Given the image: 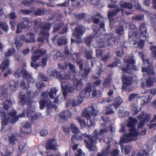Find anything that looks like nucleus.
Wrapping results in <instances>:
<instances>
[{
    "mask_svg": "<svg viewBox=\"0 0 156 156\" xmlns=\"http://www.w3.org/2000/svg\"><path fill=\"white\" fill-rule=\"evenodd\" d=\"M129 133H127L130 137L131 136H136L138 135L139 133L137 132L136 127L131 128L129 129Z\"/></svg>",
    "mask_w": 156,
    "mask_h": 156,
    "instance_id": "nucleus-42",
    "label": "nucleus"
},
{
    "mask_svg": "<svg viewBox=\"0 0 156 156\" xmlns=\"http://www.w3.org/2000/svg\"><path fill=\"white\" fill-rule=\"evenodd\" d=\"M51 39L53 43H56L58 46L65 45L68 42L67 39L66 37L62 36L58 37V34L55 35Z\"/></svg>",
    "mask_w": 156,
    "mask_h": 156,
    "instance_id": "nucleus-12",
    "label": "nucleus"
},
{
    "mask_svg": "<svg viewBox=\"0 0 156 156\" xmlns=\"http://www.w3.org/2000/svg\"><path fill=\"white\" fill-rule=\"evenodd\" d=\"M70 128L72 132L73 133L78 134L80 133L79 128L73 122L71 123L70 125Z\"/></svg>",
    "mask_w": 156,
    "mask_h": 156,
    "instance_id": "nucleus-45",
    "label": "nucleus"
},
{
    "mask_svg": "<svg viewBox=\"0 0 156 156\" xmlns=\"http://www.w3.org/2000/svg\"><path fill=\"white\" fill-rule=\"evenodd\" d=\"M73 84L72 86H70L69 85L67 87L68 93H73L76 89L77 90H80L82 88L83 85L82 82L80 80H78L77 79H74Z\"/></svg>",
    "mask_w": 156,
    "mask_h": 156,
    "instance_id": "nucleus-11",
    "label": "nucleus"
},
{
    "mask_svg": "<svg viewBox=\"0 0 156 156\" xmlns=\"http://www.w3.org/2000/svg\"><path fill=\"white\" fill-rule=\"evenodd\" d=\"M34 7H32L30 9H21L20 11L21 13L24 15H27L32 12L35 9Z\"/></svg>",
    "mask_w": 156,
    "mask_h": 156,
    "instance_id": "nucleus-49",
    "label": "nucleus"
},
{
    "mask_svg": "<svg viewBox=\"0 0 156 156\" xmlns=\"http://www.w3.org/2000/svg\"><path fill=\"white\" fill-rule=\"evenodd\" d=\"M124 62L127 64H122L121 68L123 72L129 73L132 70H137L136 67L134 65L135 62L133 58H126Z\"/></svg>",
    "mask_w": 156,
    "mask_h": 156,
    "instance_id": "nucleus-7",
    "label": "nucleus"
},
{
    "mask_svg": "<svg viewBox=\"0 0 156 156\" xmlns=\"http://www.w3.org/2000/svg\"><path fill=\"white\" fill-rule=\"evenodd\" d=\"M97 119L95 116L92 115L87 120V124L89 126H94L95 124L96 121Z\"/></svg>",
    "mask_w": 156,
    "mask_h": 156,
    "instance_id": "nucleus-39",
    "label": "nucleus"
},
{
    "mask_svg": "<svg viewBox=\"0 0 156 156\" xmlns=\"http://www.w3.org/2000/svg\"><path fill=\"white\" fill-rule=\"evenodd\" d=\"M33 12L35 16H42L44 14L45 10L44 9L40 8L36 10H34Z\"/></svg>",
    "mask_w": 156,
    "mask_h": 156,
    "instance_id": "nucleus-41",
    "label": "nucleus"
},
{
    "mask_svg": "<svg viewBox=\"0 0 156 156\" xmlns=\"http://www.w3.org/2000/svg\"><path fill=\"white\" fill-rule=\"evenodd\" d=\"M142 72L146 73L148 75H154L155 73L154 68L151 65L144 66L142 67Z\"/></svg>",
    "mask_w": 156,
    "mask_h": 156,
    "instance_id": "nucleus-21",
    "label": "nucleus"
},
{
    "mask_svg": "<svg viewBox=\"0 0 156 156\" xmlns=\"http://www.w3.org/2000/svg\"><path fill=\"white\" fill-rule=\"evenodd\" d=\"M54 52L55 53L53 55V59L54 60H56L58 59L63 60L65 59V57L63 55L61 54L59 51L56 50H54Z\"/></svg>",
    "mask_w": 156,
    "mask_h": 156,
    "instance_id": "nucleus-33",
    "label": "nucleus"
},
{
    "mask_svg": "<svg viewBox=\"0 0 156 156\" xmlns=\"http://www.w3.org/2000/svg\"><path fill=\"white\" fill-rule=\"evenodd\" d=\"M121 10V9L120 8L109 10L108 12V19L110 20L112 19L113 17L116 16L117 13L120 12Z\"/></svg>",
    "mask_w": 156,
    "mask_h": 156,
    "instance_id": "nucleus-27",
    "label": "nucleus"
},
{
    "mask_svg": "<svg viewBox=\"0 0 156 156\" xmlns=\"http://www.w3.org/2000/svg\"><path fill=\"white\" fill-rule=\"evenodd\" d=\"M92 83H88L87 84V87L84 90H83L80 93V96L81 97L86 98L88 96L90 92L91 91L93 86H92Z\"/></svg>",
    "mask_w": 156,
    "mask_h": 156,
    "instance_id": "nucleus-19",
    "label": "nucleus"
},
{
    "mask_svg": "<svg viewBox=\"0 0 156 156\" xmlns=\"http://www.w3.org/2000/svg\"><path fill=\"white\" fill-rule=\"evenodd\" d=\"M22 40L20 39H20H18L17 38L16 39L15 44L16 47L18 49L20 48V47L22 46L23 44Z\"/></svg>",
    "mask_w": 156,
    "mask_h": 156,
    "instance_id": "nucleus-60",
    "label": "nucleus"
},
{
    "mask_svg": "<svg viewBox=\"0 0 156 156\" xmlns=\"http://www.w3.org/2000/svg\"><path fill=\"white\" fill-rule=\"evenodd\" d=\"M90 108L92 111L91 114L92 115L96 116L98 115L99 114V112L98 110H96L94 107L93 106V105H92L91 107H88L87 108V109H89Z\"/></svg>",
    "mask_w": 156,
    "mask_h": 156,
    "instance_id": "nucleus-56",
    "label": "nucleus"
},
{
    "mask_svg": "<svg viewBox=\"0 0 156 156\" xmlns=\"http://www.w3.org/2000/svg\"><path fill=\"white\" fill-rule=\"evenodd\" d=\"M61 71L60 70L54 69L53 70L50 69H48V72L49 76L53 77L55 78L58 79L60 80H67L69 77L68 76V73H65L61 74Z\"/></svg>",
    "mask_w": 156,
    "mask_h": 156,
    "instance_id": "nucleus-8",
    "label": "nucleus"
},
{
    "mask_svg": "<svg viewBox=\"0 0 156 156\" xmlns=\"http://www.w3.org/2000/svg\"><path fill=\"white\" fill-rule=\"evenodd\" d=\"M150 50L151 51V54L152 57L156 58V46L152 45L150 47Z\"/></svg>",
    "mask_w": 156,
    "mask_h": 156,
    "instance_id": "nucleus-57",
    "label": "nucleus"
},
{
    "mask_svg": "<svg viewBox=\"0 0 156 156\" xmlns=\"http://www.w3.org/2000/svg\"><path fill=\"white\" fill-rule=\"evenodd\" d=\"M1 89L2 92L1 93V96L0 98V100L3 99L4 98H6L7 96L8 88L5 87L4 86L2 85Z\"/></svg>",
    "mask_w": 156,
    "mask_h": 156,
    "instance_id": "nucleus-38",
    "label": "nucleus"
},
{
    "mask_svg": "<svg viewBox=\"0 0 156 156\" xmlns=\"http://www.w3.org/2000/svg\"><path fill=\"white\" fill-rule=\"evenodd\" d=\"M149 115L148 114H145L144 112H142L138 116V119L140 120L139 124V126L140 127L143 126L145 122H148L149 119Z\"/></svg>",
    "mask_w": 156,
    "mask_h": 156,
    "instance_id": "nucleus-16",
    "label": "nucleus"
},
{
    "mask_svg": "<svg viewBox=\"0 0 156 156\" xmlns=\"http://www.w3.org/2000/svg\"><path fill=\"white\" fill-rule=\"evenodd\" d=\"M19 98L20 100V102L22 103V105H24L25 104H27L28 103H26L27 102V99H26V95L25 94H20L19 95Z\"/></svg>",
    "mask_w": 156,
    "mask_h": 156,
    "instance_id": "nucleus-52",
    "label": "nucleus"
},
{
    "mask_svg": "<svg viewBox=\"0 0 156 156\" xmlns=\"http://www.w3.org/2000/svg\"><path fill=\"white\" fill-rule=\"evenodd\" d=\"M30 122H27L25 123L23 126V128L24 129H27L26 131L24 130V131H22V133L24 135H26L30 133L31 131L30 129Z\"/></svg>",
    "mask_w": 156,
    "mask_h": 156,
    "instance_id": "nucleus-35",
    "label": "nucleus"
},
{
    "mask_svg": "<svg viewBox=\"0 0 156 156\" xmlns=\"http://www.w3.org/2000/svg\"><path fill=\"white\" fill-rule=\"evenodd\" d=\"M58 146L56 140L55 138H52L47 140L45 147L46 150L56 151L57 150Z\"/></svg>",
    "mask_w": 156,
    "mask_h": 156,
    "instance_id": "nucleus-14",
    "label": "nucleus"
},
{
    "mask_svg": "<svg viewBox=\"0 0 156 156\" xmlns=\"http://www.w3.org/2000/svg\"><path fill=\"white\" fill-rule=\"evenodd\" d=\"M86 16L85 13H81L77 14H75L74 16L76 19L82 20Z\"/></svg>",
    "mask_w": 156,
    "mask_h": 156,
    "instance_id": "nucleus-61",
    "label": "nucleus"
},
{
    "mask_svg": "<svg viewBox=\"0 0 156 156\" xmlns=\"http://www.w3.org/2000/svg\"><path fill=\"white\" fill-rule=\"evenodd\" d=\"M122 89L127 90V87L131 85L132 84L133 78L132 77L124 75L122 79Z\"/></svg>",
    "mask_w": 156,
    "mask_h": 156,
    "instance_id": "nucleus-15",
    "label": "nucleus"
},
{
    "mask_svg": "<svg viewBox=\"0 0 156 156\" xmlns=\"http://www.w3.org/2000/svg\"><path fill=\"white\" fill-rule=\"evenodd\" d=\"M39 105L40 108L41 109H43L46 105V110L48 113L52 112V108L54 106V105H51V101L48 98L41 100L39 101Z\"/></svg>",
    "mask_w": 156,
    "mask_h": 156,
    "instance_id": "nucleus-9",
    "label": "nucleus"
},
{
    "mask_svg": "<svg viewBox=\"0 0 156 156\" xmlns=\"http://www.w3.org/2000/svg\"><path fill=\"white\" fill-rule=\"evenodd\" d=\"M64 26V23L62 22H59L55 23L53 27V32H58L59 30Z\"/></svg>",
    "mask_w": 156,
    "mask_h": 156,
    "instance_id": "nucleus-40",
    "label": "nucleus"
},
{
    "mask_svg": "<svg viewBox=\"0 0 156 156\" xmlns=\"http://www.w3.org/2000/svg\"><path fill=\"white\" fill-rule=\"evenodd\" d=\"M59 115L60 119H62L63 121H66L68 120V118H71L72 113L70 111L67 110L60 113Z\"/></svg>",
    "mask_w": 156,
    "mask_h": 156,
    "instance_id": "nucleus-20",
    "label": "nucleus"
},
{
    "mask_svg": "<svg viewBox=\"0 0 156 156\" xmlns=\"http://www.w3.org/2000/svg\"><path fill=\"white\" fill-rule=\"evenodd\" d=\"M119 4L121 7L122 8L131 9L133 7V5L131 3L125 2L123 1H121Z\"/></svg>",
    "mask_w": 156,
    "mask_h": 156,
    "instance_id": "nucleus-31",
    "label": "nucleus"
},
{
    "mask_svg": "<svg viewBox=\"0 0 156 156\" xmlns=\"http://www.w3.org/2000/svg\"><path fill=\"white\" fill-rule=\"evenodd\" d=\"M123 47L120 45V47L118 49V50L115 52L116 55L117 57H122L125 53L123 50Z\"/></svg>",
    "mask_w": 156,
    "mask_h": 156,
    "instance_id": "nucleus-44",
    "label": "nucleus"
},
{
    "mask_svg": "<svg viewBox=\"0 0 156 156\" xmlns=\"http://www.w3.org/2000/svg\"><path fill=\"white\" fill-rule=\"evenodd\" d=\"M69 66L70 68L69 71L66 70L64 71L65 73H68V76L69 77L68 80L72 79L74 76H75V74L76 73V71L75 69V66L71 63H69Z\"/></svg>",
    "mask_w": 156,
    "mask_h": 156,
    "instance_id": "nucleus-18",
    "label": "nucleus"
},
{
    "mask_svg": "<svg viewBox=\"0 0 156 156\" xmlns=\"http://www.w3.org/2000/svg\"><path fill=\"white\" fill-rule=\"evenodd\" d=\"M61 87L63 91V95L65 98L68 95L67 87L69 85L66 81H62L61 83Z\"/></svg>",
    "mask_w": 156,
    "mask_h": 156,
    "instance_id": "nucleus-26",
    "label": "nucleus"
},
{
    "mask_svg": "<svg viewBox=\"0 0 156 156\" xmlns=\"http://www.w3.org/2000/svg\"><path fill=\"white\" fill-rule=\"evenodd\" d=\"M118 37L111 38H108L106 41L107 44L109 46L115 44L116 45H120L122 42L124 43L123 39H118Z\"/></svg>",
    "mask_w": 156,
    "mask_h": 156,
    "instance_id": "nucleus-17",
    "label": "nucleus"
},
{
    "mask_svg": "<svg viewBox=\"0 0 156 156\" xmlns=\"http://www.w3.org/2000/svg\"><path fill=\"white\" fill-rule=\"evenodd\" d=\"M83 97H81L79 95V96L75 97L72 101V105L73 107H75L82 103L83 98Z\"/></svg>",
    "mask_w": 156,
    "mask_h": 156,
    "instance_id": "nucleus-25",
    "label": "nucleus"
},
{
    "mask_svg": "<svg viewBox=\"0 0 156 156\" xmlns=\"http://www.w3.org/2000/svg\"><path fill=\"white\" fill-rule=\"evenodd\" d=\"M99 26L98 28L95 27V28L94 29V31L96 32V34H98L100 31V29H101L103 31H105V23L103 21H101L99 23Z\"/></svg>",
    "mask_w": 156,
    "mask_h": 156,
    "instance_id": "nucleus-46",
    "label": "nucleus"
},
{
    "mask_svg": "<svg viewBox=\"0 0 156 156\" xmlns=\"http://www.w3.org/2000/svg\"><path fill=\"white\" fill-rule=\"evenodd\" d=\"M131 109L133 114L136 115L139 112L138 107L135 104L132 105L131 106Z\"/></svg>",
    "mask_w": 156,
    "mask_h": 156,
    "instance_id": "nucleus-59",
    "label": "nucleus"
},
{
    "mask_svg": "<svg viewBox=\"0 0 156 156\" xmlns=\"http://www.w3.org/2000/svg\"><path fill=\"white\" fill-rule=\"evenodd\" d=\"M64 54L65 58L71 57L72 55L71 52L68 49V46H66L64 49Z\"/></svg>",
    "mask_w": 156,
    "mask_h": 156,
    "instance_id": "nucleus-51",
    "label": "nucleus"
},
{
    "mask_svg": "<svg viewBox=\"0 0 156 156\" xmlns=\"http://www.w3.org/2000/svg\"><path fill=\"white\" fill-rule=\"evenodd\" d=\"M137 122V120L136 119L133 117H130L129 118V120L126 126L130 128L135 127Z\"/></svg>",
    "mask_w": 156,
    "mask_h": 156,
    "instance_id": "nucleus-29",
    "label": "nucleus"
},
{
    "mask_svg": "<svg viewBox=\"0 0 156 156\" xmlns=\"http://www.w3.org/2000/svg\"><path fill=\"white\" fill-rule=\"evenodd\" d=\"M96 45L98 48H104L105 45V41L104 39L99 38V40H97L96 42Z\"/></svg>",
    "mask_w": 156,
    "mask_h": 156,
    "instance_id": "nucleus-47",
    "label": "nucleus"
},
{
    "mask_svg": "<svg viewBox=\"0 0 156 156\" xmlns=\"http://www.w3.org/2000/svg\"><path fill=\"white\" fill-rule=\"evenodd\" d=\"M46 51L43 49H36L33 51V55L31 57V62H30L31 66L34 69H37L41 64L40 62L37 63L41 55H44L46 53Z\"/></svg>",
    "mask_w": 156,
    "mask_h": 156,
    "instance_id": "nucleus-4",
    "label": "nucleus"
},
{
    "mask_svg": "<svg viewBox=\"0 0 156 156\" xmlns=\"http://www.w3.org/2000/svg\"><path fill=\"white\" fill-rule=\"evenodd\" d=\"M76 119L80 124L81 128H83L86 126V123L85 121L83 119H82L81 118L78 116L76 117Z\"/></svg>",
    "mask_w": 156,
    "mask_h": 156,
    "instance_id": "nucleus-50",
    "label": "nucleus"
},
{
    "mask_svg": "<svg viewBox=\"0 0 156 156\" xmlns=\"http://www.w3.org/2000/svg\"><path fill=\"white\" fill-rule=\"evenodd\" d=\"M122 102V101L120 97L117 96L114 99V100L112 104L116 109H117L119 107Z\"/></svg>",
    "mask_w": 156,
    "mask_h": 156,
    "instance_id": "nucleus-28",
    "label": "nucleus"
},
{
    "mask_svg": "<svg viewBox=\"0 0 156 156\" xmlns=\"http://www.w3.org/2000/svg\"><path fill=\"white\" fill-rule=\"evenodd\" d=\"M0 28L4 31H7L8 29L7 24L4 21L0 22Z\"/></svg>",
    "mask_w": 156,
    "mask_h": 156,
    "instance_id": "nucleus-54",
    "label": "nucleus"
},
{
    "mask_svg": "<svg viewBox=\"0 0 156 156\" xmlns=\"http://www.w3.org/2000/svg\"><path fill=\"white\" fill-rule=\"evenodd\" d=\"M92 40V37H88L84 39V41L87 46H90Z\"/></svg>",
    "mask_w": 156,
    "mask_h": 156,
    "instance_id": "nucleus-62",
    "label": "nucleus"
},
{
    "mask_svg": "<svg viewBox=\"0 0 156 156\" xmlns=\"http://www.w3.org/2000/svg\"><path fill=\"white\" fill-rule=\"evenodd\" d=\"M108 132L106 128L101 129L98 132L97 129L95 130L91 134H88L86 133H83L81 135L78 136L77 134L73 135L71 138V140L73 143H75V140H82L83 136V140L85 144V146L90 151L94 150L93 148L95 147V144L98 140L100 141L105 133Z\"/></svg>",
    "mask_w": 156,
    "mask_h": 156,
    "instance_id": "nucleus-1",
    "label": "nucleus"
},
{
    "mask_svg": "<svg viewBox=\"0 0 156 156\" xmlns=\"http://www.w3.org/2000/svg\"><path fill=\"white\" fill-rule=\"evenodd\" d=\"M15 76L20 77V76L22 77L23 78L27 80V88L30 87V79L33 80L34 82V79L31 78V75L25 69L23 68L22 69H17L15 73L14 74Z\"/></svg>",
    "mask_w": 156,
    "mask_h": 156,
    "instance_id": "nucleus-6",
    "label": "nucleus"
},
{
    "mask_svg": "<svg viewBox=\"0 0 156 156\" xmlns=\"http://www.w3.org/2000/svg\"><path fill=\"white\" fill-rule=\"evenodd\" d=\"M138 32L137 30L134 31L133 30L131 32H130L129 34V37L132 38H136L138 37Z\"/></svg>",
    "mask_w": 156,
    "mask_h": 156,
    "instance_id": "nucleus-53",
    "label": "nucleus"
},
{
    "mask_svg": "<svg viewBox=\"0 0 156 156\" xmlns=\"http://www.w3.org/2000/svg\"><path fill=\"white\" fill-rule=\"evenodd\" d=\"M53 24L52 22L46 23L43 25L41 26V28L42 30L40 31L39 34L40 36L37 39L38 41L43 42L45 40H48L49 36V30L50 29L51 26Z\"/></svg>",
    "mask_w": 156,
    "mask_h": 156,
    "instance_id": "nucleus-2",
    "label": "nucleus"
},
{
    "mask_svg": "<svg viewBox=\"0 0 156 156\" xmlns=\"http://www.w3.org/2000/svg\"><path fill=\"white\" fill-rule=\"evenodd\" d=\"M130 138V137L127 135V133L123 135L120 137L119 144L121 146V149L122 151L123 149L124 144L125 143H127L131 140Z\"/></svg>",
    "mask_w": 156,
    "mask_h": 156,
    "instance_id": "nucleus-23",
    "label": "nucleus"
},
{
    "mask_svg": "<svg viewBox=\"0 0 156 156\" xmlns=\"http://www.w3.org/2000/svg\"><path fill=\"white\" fill-rule=\"evenodd\" d=\"M20 39L26 43H34L35 41L34 34L31 31L25 34L21 35L20 36Z\"/></svg>",
    "mask_w": 156,
    "mask_h": 156,
    "instance_id": "nucleus-13",
    "label": "nucleus"
},
{
    "mask_svg": "<svg viewBox=\"0 0 156 156\" xmlns=\"http://www.w3.org/2000/svg\"><path fill=\"white\" fill-rule=\"evenodd\" d=\"M9 60L8 59H5L2 62L0 66V69L2 70V72L8 68L9 66Z\"/></svg>",
    "mask_w": 156,
    "mask_h": 156,
    "instance_id": "nucleus-30",
    "label": "nucleus"
},
{
    "mask_svg": "<svg viewBox=\"0 0 156 156\" xmlns=\"http://www.w3.org/2000/svg\"><path fill=\"white\" fill-rule=\"evenodd\" d=\"M82 115L85 117L87 120L92 116L90 111L87 108H85L82 112Z\"/></svg>",
    "mask_w": 156,
    "mask_h": 156,
    "instance_id": "nucleus-43",
    "label": "nucleus"
},
{
    "mask_svg": "<svg viewBox=\"0 0 156 156\" xmlns=\"http://www.w3.org/2000/svg\"><path fill=\"white\" fill-rule=\"evenodd\" d=\"M24 110L27 117L29 118H30V117L31 116V115L33 114L34 111V109L30 105H27L26 109Z\"/></svg>",
    "mask_w": 156,
    "mask_h": 156,
    "instance_id": "nucleus-32",
    "label": "nucleus"
},
{
    "mask_svg": "<svg viewBox=\"0 0 156 156\" xmlns=\"http://www.w3.org/2000/svg\"><path fill=\"white\" fill-rule=\"evenodd\" d=\"M10 100H6L3 105V108L1 109L0 112L1 116L3 118L2 121V126H6L9 124V121L10 120V112H8V110L9 107Z\"/></svg>",
    "mask_w": 156,
    "mask_h": 156,
    "instance_id": "nucleus-3",
    "label": "nucleus"
},
{
    "mask_svg": "<svg viewBox=\"0 0 156 156\" xmlns=\"http://www.w3.org/2000/svg\"><path fill=\"white\" fill-rule=\"evenodd\" d=\"M73 4H72L73 7H81L84 5V2L83 0H75Z\"/></svg>",
    "mask_w": 156,
    "mask_h": 156,
    "instance_id": "nucleus-48",
    "label": "nucleus"
},
{
    "mask_svg": "<svg viewBox=\"0 0 156 156\" xmlns=\"http://www.w3.org/2000/svg\"><path fill=\"white\" fill-rule=\"evenodd\" d=\"M76 60V64L79 68L81 76L83 79H87L91 71L90 67L86 65L83 69L84 66L83 60L81 58H77Z\"/></svg>",
    "mask_w": 156,
    "mask_h": 156,
    "instance_id": "nucleus-5",
    "label": "nucleus"
},
{
    "mask_svg": "<svg viewBox=\"0 0 156 156\" xmlns=\"http://www.w3.org/2000/svg\"><path fill=\"white\" fill-rule=\"evenodd\" d=\"M140 36V37H145L147 34V32L146 24L144 23H141L139 27Z\"/></svg>",
    "mask_w": 156,
    "mask_h": 156,
    "instance_id": "nucleus-24",
    "label": "nucleus"
},
{
    "mask_svg": "<svg viewBox=\"0 0 156 156\" xmlns=\"http://www.w3.org/2000/svg\"><path fill=\"white\" fill-rule=\"evenodd\" d=\"M58 91V90L56 88H51L48 93L49 98L51 99H54L55 96H56V93Z\"/></svg>",
    "mask_w": 156,
    "mask_h": 156,
    "instance_id": "nucleus-37",
    "label": "nucleus"
},
{
    "mask_svg": "<svg viewBox=\"0 0 156 156\" xmlns=\"http://www.w3.org/2000/svg\"><path fill=\"white\" fill-rule=\"evenodd\" d=\"M113 106L112 105L109 104L107 106H106L104 110L105 112V114L106 115L112 114L114 113V111L112 110V107Z\"/></svg>",
    "mask_w": 156,
    "mask_h": 156,
    "instance_id": "nucleus-36",
    "label": "nucleus"
},
{
    "mask_svg": "<svg viewBox=\"0 0 156 156\" xmlns=\"http://www.w3.org/2000/svg\"><path fill=\"white\" fill-rule=\"evenodd\" d=\"M20 23L22 24L24 29L29 28L32 25L31 21L29 20L28 18L27 17H23Z\"/></svg>",
    "mask_w": 156,
    "mask_h": 156,
    "instance_id": "nucleus-22",
    "label": "nucleus"
},
{
    "mask_svg": "<svg viewBox=\"0 0 156 156\" xmlns=\"http://www.w3.org/2000/svg\"><path fill=\"white\" fill-rule=\"evenodd\" d=\"M86 31V28L83 25L78 24L75 28L73 35V37L80 39L82 37V36Z\"/></svg>",
    "mask_w": 156,
    "mask_h": 156,
    "instance_id": "nucleus-10",
    "label": "nucleus"
},
{
    "mask_svg": "<svg viewBox=\"0 0 156 156\" xmlns=\"http://www.w3.org/2000/svg\"><path fill=\"white\" fill-rule=\"evenodd\" d=\"M38 77L41 80L44 81H47L48 79L47 76L41 73H38Z\"/></svg>",
    "mask_w": 156,
    "mask_h": 156,
    "instance_id": "nucleus-58",
    "label": "nucleus"
},
{
    "mask_svg": "<svg viewBox=\"0 0 156 156\" xmlns=\"http://www.w3.org/2000/svg\"><path fill=\"white\" fill-rule=\"evenodd\" d=\"M138 156H149V154L146 151L142 150L140 151Z\"/></svg>",
    "mask_w": 156,
    "mask_h": 156,
    "instance_id": "nucleus-64",
    "label": "nucleus"
},
{
    "mask_svg": "<svg viewBox=\"0 0 156 156\" xmlns=\"http://www.w3.org/2000/svg\"><path fill=\"white\" fill-rule=\"evenodd\" d=\"M23 29H24L22 24L20 23L18 24L17 26V29L16 31V33L18 34L22 32Z\"/></svg>",
    "mask_w": 156,
    "mask_h": 156,
    "instance_id": "nucleus-63",
    "label": "nucleus"
},
{
    "mask_svg": "<svg viewBox=\"0 0 156 156\" xmlns=\"http://www.w3.org/2000/svg\"><path fill=\"white\" fill-rule=\"evenodd\" d=\"M110 77H108L106 78L102 83L103 87L104 88L107 87H109V83L111 80Z\"/></svg>",
    "mask_w": 156,
    "mask_h": 156,
    "instance_id": "nucleus-55",
    "label": "nucleus"
},
{
    "mask_svg": "<svg viewBox=\"0 0 156 156\" xmlns=\"http://www.w3.org/2000/svg\"><path fill=\"white\" fill-rule=\"evenodd\" d=\"M124 31V26L122 25L116 26L115 30V33L120 36H122L123 35Z\"/></svg>",
    "mask_w": 156,
    "mask_h": 156,
    "instance_id": "nucleus-34",
    "label": "nucleus"
}]
</instances>
